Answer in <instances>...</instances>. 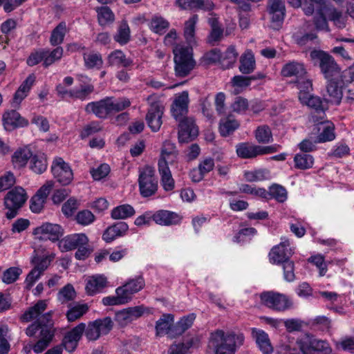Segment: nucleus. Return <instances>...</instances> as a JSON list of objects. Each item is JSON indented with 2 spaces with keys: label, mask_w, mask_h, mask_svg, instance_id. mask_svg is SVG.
<instances>
[{
  "label": "nucleus",
  "mask_w": 354,
  "mask_h": 354,
  "mask_svg": "<svg viewBox=\"0 0 354 354\" xmlns=\"http://www.w3.org/2000/svg\"><path fill=\"white\" fill-rule=\"evenodd\" d=\"M107 284V280L103 275H93L88 277L85 290L88 295L93 296L100 292Z\"/></svg>",
  "instance_id": "27"
},
{
  "label": "nucleus",
  "mask_w": 354,
  "mask_h": 354,
  "mask_svg": "<svg viewBox=\"0 0 354 354\" xmlns=\"http://www.w3.org/2000/svg\"><path fill=\"white\" fill-rule=\"evenodd\" d=\"M27 199V193L21 187H15L8 191L3 198L5 208L8 210L6 217L8 219L15 218Z\"/></svg>",
  "instance_id": "5"
},
{
  "label": "nucleus",
  "mask_w": 354,
  "mask_h": 354,
  "mask_svg": "<svg viewBox=\"0 0 354 354\" xmlns=\"http://www.w3.org/2000/svg\"><path fill=\"white\" fill-rule=\"evenodd\" d=\"M293 252L290 248V242L288 239L281 241L279 245L274 246L269 252L270 262L272 264H282L290 260Z\"/></svg>",
  "instance_id": "16"
},
{
  "label": "nucleus",
  "mask_w": 354,
  "mask_h": 354,
  "mask_svg": "<svg viewBox=\"0 0 354 354\" xmlns=\"http://www.w3.org/2000/svg\"><path fill=\"white\" fill-rule=\"evenodd\" d=\"M22 273L21 268L17 267H11L3 273L2 281L3 283L10 284L17 280L20 274Z\"/></svg>",
  "instance_id": "63"
},
{
  "label": "nucleus",
  "mask_w": 354,
  "mask_h": 354,
  "mask_svg": "<svg viewBox=\"0 0 354 354\" xmlns=\"http://www.w3.org/2000/svg\"><path fill=\"white\" fill-rule=\"evenodd\" d=\"M234 88V94L237 95L241 93L244 89L248 87L251 83L249 76L235 75L230 82Z\"/></svg>",
  "instance_id": "55"
},
{
  "label": "nucleus",
  "mask_w": 354,
  "mask_h": 354,
  "mask_svg": "<svg viewBox=\"0 0 354 354\" xmlns=\"http://www.w3.org/2000/svg\"><path fill=\"white\" fill-rule=\"evenodd\" d=\"M128 230L129 226L125 222H118L105 230L102 234V239L106 243H111L115 239L124 236Z\"/></svg>",
  "instance_id": "25"
},
{
  "label": "nucleus",
  "mask_w": 354,
  "mask_h": 354,
  "mask_svg": "<svg viewBox=\"0 0 354 354\" xmlns=\"http://www.w3.org/2000/svg\"><path fill=\"white\" fill-rule=\"evenodd\" d=\"M47 306V300H39L20 317L22 322L35 320L26 328L25 333L27 336L37 339L32 346V349L36 353L43 352L50 345L55 333L53 320V312L50 310L44 313Z\"/></svg>",
  "instance_id": "1"
},
{
  "label": "nucleus",
  "mask_w": 354,
  "mask_h": 354,
  "mask_svg": "<svg viewBox=\"0 0 354 354\" xmlns=\"http://www.w3.org/2000/svg\"><path fill=\"white\" fill-rule=\"evenodd\" d=\"M95 11L97 12V21L100 26L105 27L115 21V15L109 7H97Z\"/></svg>",
  "instance_id": "39"
},
{
  "label": "nucleus",
  "mask_w": 354,
  "mask_h": 354,
  "mask_svg": "<svg viewBox=\"0 0 354 354\" xmlns=\"http://www.w3.org/2000/svg\"><path fill=\"white\" fill-rule=\"evenodd\" d=\"M267 10L270 17L272 26L279 29L286 16V6L283 0H268Z\"/></svg>",
  "instance_id": "15"
},
{
  "label": "nucleus",
  "mask_w": 354,
  "mask_h": 354,
  "mask_svg": "<svg viewBox=\"0 0 354 354\" xmlns=\"http://www.w3.org/2000/svg\"><path fill=\"white\" fill-rule=\"evenodd\" d=\"M32 151L28 147L17 149L12 156V162L15 168L24 167L32 157Z\"/></svg>",
  "instance_id": "38"
},
{
  "label": "nucleus",
  "mask_w": 354,
  "mask_h": 354,
  "mask_svg": "<svg viewBox=\"0 0 354 354\" xmlns=\"http://www.w3.org/2000/svg\"><path fill=\"white\" fill-rule=\"evenodd\" d=\"M179 6L183 9H203L210 10L213 3L204 0H178Z\"/></svg>",
  "instance_id": "43"
},
{
  "label": "nucleus",
  "mask_w": 354,
  "mask_h": 354,
  "mask_svg": "<svg viewBox=\"0 0 354 354\" xmlns=\"http://www.w3.org/2000/svg\"><path fill=\"white\" fill-rule=\"evenodd\" d=\"M300 102L313 110L311 118L314 122H322L323 120L326 119L325 111L328 109L327 102L322 100L318 96L313 95L306 97L301 95Z\"/></svg>",
  "instance_id": "11"
},
{
  "label": "nucleus",
  "mask_w": 354,
  "mask_h": 354,
  "mask_svg": "<svg viewBox=\"0 0 354 354\" xmlns=\"http://www.w3.org/2000/svg\"><path fill=\"white\" fill-rule=\"evenodd\" d=\"M270 171L266 169H259L244 172V177L247 181H262L270 178Z\"/></svg>",
  "instance_id": "54"
},
{
  "label": "nucleus",
  "mask_w": 354,
  "mask_h": 354,
  "mask_svg": "<svg viewBox=\"0 0 354 354\" xmlns=\"http://www.w3.org/2000/svg\"><path fill=\"white\" fill-rule=\"evenodd\" d=\"M268 196L272 198H274L279 203H283L287 199V191L281 185L273 184L269 187L268 192Z\"/></svg>",
  "instance_id": "60"
},
{
  "label": "nucleus",
  "mask_w": 354,
  "mask_h": 354,
  "mask_svg": "<svg viewBox=\"0 0 354 354\" xmlns=\"http://www.w3.org/2000/svg\"><path fill=\"white\" fill-rule=\"evenodd\" d=\"M76 292L71 283H68L59 290L57 293V299L61 304H66L76 298Z\"/></svg>",
  "instance_id": "52"
},
{
  "label": "nucleus",
  "mask_w": 354,
  "mask_h": 354,
  "mask_svg": "<svg viewBox=\"0 0 354 354\" xmlns=\"http://www.w3.org/2000/svg\"><path fill=\"white\" fill-rule=\"evenodd\" d=\"M135 213V209L131 205L124 204L114 207L111 216L113 219H125L133 216Z\"/></svg>",
  "instance_id": "49"
},
{
  "label": "nucleus",
  "mask_w": 354,
  "mask_h": 354,
  "mask_svg": "<svg viewBox=\"0 0 354 354\" xmlns=\"http://www.w3.org/2000/svg\"><path fill=\"white\" fill-rule=\"evenodd\" d=\"M114 40L123 46L127 44L131 39V30L126 20H122L118 26L116 33L113 36Z\"/></svg>",
  "instance_id": "41"
},
{
  "label": "nucleus",
  "mask_w": 354,
  "mask_h": 354,
  "mask_svg": "<svg viewBox=\"0 0 354 354\" xmlns=\"http://www.w3.org/2000/svg\"><path fill=\"white\" fill-rule=\"evenodd\" d=\"M243 334H225L222 330H216L210 335L209 346L215 354H234L236 346L243 344Z\"/></svg>",
  "instance_id": "3"
},
{
  "label": "nucleus",
  "mask_w": 354,
  "mask_h": 354,
  "mask_svg": "<svg viewBox=\"0 0 354 354\" xmlns=\"http://www.w3.org/2000/svg\"><path fill=\"white\" fill-rule=\"evenodd\" d=\"M64 53V49L61 46H57L53 50L44 49L45 59L43 65L44 67H48L57 61L62 59Z\"/></svg>",
  "instance_id": "53"
},
{
  "label": "nucleus",
  "mask_w": 354,
  "mask_h": 354,
  "mask_svg": "<svg viewBox=\"0 0 354 354\" xmlns=\"http://www.w3.org/2000/svg\"><path fill=\"white\" fill-rule=\"evenodd\" d=\"M113 322L109 317L90 322L85 326L84 334L90 341L97 340L101 335L108 334L113 328Z\"/></svg>",
  "instance_id": "10"
},
{
  "label": "nucleus",
  "mask_w": 354,
  "mask_h": 354,
  "mask_svg": "<svg viewBox=\"0 0 354 354\" xmlns=\"http://www.w3.org/2000/svg\"><path fill=\"white\" fill-rule=\"evenodd\" d=\"M239 122L232 115H228L221 119L219 122V132L223 137L232 134L239 127Z\"/></svg>",
  "instance_id": "40"
},
{
  "label": "nucleus",
  "mask_w": 354,
  "mask_h": 354,
  "mask_svg": "<svg viewBox=\"0 0 354 354\" xmlns=\"http://www.w3.org/2000/svg\"><path fill=\"white\" fill-rule=\"evenodd\" d=\"M259 297L263 306L277 312L286 311L292 306V301L288 296L278 292H263Z\"/></svg>",
  "instance_id": "7"
},
{
  "label": "nucleus",
  "mask_w": 354,
  "mask_h": 354,
  "mask_svg": "<svg viewBox=\"0 0 354 354\" xmlns=\"http://www.w3.org/2000/svg\"><path fill=\"white\" fill-rule=\"evenodd\" d=\"M158 165V171L160 175V183L163 189L167 192L173 190L175 182L172 178L168 164H165L163 161H161Z\"/></svg>",
  "instance_id": "34"
},
{
  "label": "nucleus",
  "mask_w": 354,
  "mask_h": 354,
  "mask_svg": "<svg viewBox=\"0 0 354 354\" xmlns=\"http://www.w3.org/2000/svg\"><path fill=\"white\" fill-rule=\"evenodd\" d=\"M51 171L57 181L63 185L70 184L73 178L71 167L60 157L54 159L51 166Z\"/></svg>",
  "instance_id": "12"
},
{
  "label": "nucleus",
  "mask_w": 354,
  "mask_h": 354,
  "mask_svg": "<svg viewBox=\"0 0 354 354\" xmlns=\"http://www.w3.org/2000/svg\"><path fill=\"white\" fill-rule=\"evenodd\" d=\"M328 82L326 88V93L324 94V100L332 104H339L342 98V88L344 86L342 80L337 78L328 79Z\"/></svg>",
  "instance_id": "20"
},
{
  "label": "nucleus",
  "mask_w": 354,
  "mask_h": 354,
  "mask_svg": "<svg viewBox=\"0 0 354 354\" xmlns=\"http://www.w3.org/2000/svg\"><path fill=\"white\" fill-rule=\"evenodd\" d=\"M189 103L188 91H185L175 95L171 104V111L172 116L176 120H180L185 118L188 113V105Z\"/></svg>",
  "instance_id": "18"
},
{
  "label": "nucleus",
  "mask_w": 354,
  "mask_h": 354,
  "mask_svg": "<svg viewBox=\"0 0 354 354\" xmlns=\"http://www.w3.org/2000/svg\"><path fill=\"white\" fill-rule=\"evenodd\" d=\"M176 150L175 145L169 140H165L161 149L160 158L158 163L163 161L165 164H168V160L171 156H176Z\"/></svg>",
  "instance_id": "58"
},
{
  "label": "nucleus",
  "mask_w": 354,
  "mask_h": 354,
  "mask_svg": "<svg viewBox=\"0 0 354 354\" xmlns=\"http://www.w3.org/2000/svg\"><path fill=\"white\" fill-rule=\"evenodd\" d=\"M175 72L177 77L187 76L196 66L192 47L177 46L173 49Z\"/></svg>",
  "instance_id": "4"
},
{
  "label": "nucleus",
  "mask_w": 354,
  "mask_h": 354,
  "mask_svg": "<svg viewBox=\"0 0 354 354\" xmlns=\"http://www.w3.org/2000/svg\"><path fill=\"white\" fill-rule=\"evenodd\" d=\"M145 285V279L142 276L129 279L123 286H119L120 291L126 299L129 302L134 294L140 291Z\"/></svg>",
  "instance_id": "24"
},
{
  "label": "nucleus",
  "mask_w": 354,
  "mask_h": 354,
  "mask_svg": "<svg viewBox=\"0 0 354 354\" xmlns=\"http://www.w3.org/2000/svg\"><path fill=\"white\" fill-rule=\"evenodd\" d=\"M174 317L171 314H163L156 323V333L158 336L168 335L171 338V333L174 326Z\"/></svg>",
  "instance_id": "30"
},
{
  "label": "nucleus",
  "mask_w": 354,
  "mask_h": 354,
  "mask_svg": "<svg viewBox=\"0 0 354 354\" xmlns=\"http://www.w3.org/2000/svg\"><path fill=\"white\" fill-rule=\"evenodd\" d=\"M298 343L301 351L304 354H314L316 351L324 352L326 354L331 351L327 342L315 339L309 335L301 338Z\"/></svg>",
  "instance_id": "13"
},
{
  "label": "nucleus",
  "mask_w": 354,
  "mask_h": 354,
  "mask_svg": "<svg viewBox=\"0 0 354 354\" xmlns=\"http://www.w3.org/2000/svg\"><path fill=\"white\" fill-rule=\"evenodd\" d=\"M196 318L194 314H189L182 317L176 324L174 325L171 333V338H175L181 335L189 328Z\"/></svg>",
  "instance_id": "37"
},
{
  "label": "nucleus",
  "mask_w": 354,
  "mask_h": 354,
  "mask_svg": "<svg viewBox=\"0 0 354 354\" xmlns=\"http://www.w3.org/2000/svg\"><path fill=\"white\" fill-rule=\"evenodd\" d=\"M292 82L295 84L297 89L299 90V100L301 95L306 97L310 95V92L313 91V83L312 81L308 78L306 75H304L302 76V77L294 80Z\"/></svg>",
  "instance_id": "47"
},
{
  "label": "nucleus",
  "mask_w": 354,
  "mask_h": 354,
  "mask_svg": "<svg viewBox=\"0 0 354 354\" xmlns=\"http://www.w3.org/2000/svg\"><path fill=\"white\" fill-rule=\"evenodd\" d=\"M130 106L131 101L127 97L115 99L113 97H106L88 103L85 106V111L94 114L100 119H106L109 115L122 111Z\"/></svg>",
  "instance_id": "2"
},
{
  "label": "nucleus",
  "mask_w": 354,
  "mask_h": 354,
  "mask_svg": "<svg viewBox=\"0 0 354 354\" xmlns=\"http://www.w3.org/2000/svg\"><path fill=\"white\" fill-rule=\"evenodd\" d=\"M149 108L146 115V121L151 131H158L162 125V116L164 106L159 97L156 94H151L147 98Z\"/></svg>",
  "instance_id": "8"
},
{
  "label": "nucleus",
  "mask_w": 354,
  "mask_h": 354,
  "mask_svg": "<svg viewBox=\"0 0 354 354\" xmlns=\"http://www.w3.org/2000/svg\"><path fill=\"white\" fill-rule=\"evenodd\" d=\"M33 234L39 239L56 241L63 235V229L59 225L46 223L36 227Z\"/></svg>",
  "instance_id": "17"
},
{
  "label": "nucleus",
  "mask_w": 354,
  "mask_h": 354,
  "mask_svg": "<svg viewBox=\"0 0 354 354\" xmlns=\"http://www.w3.org/2000/svg\"><path fill=\"white\" fill-rule=\"evenodd\" d=\"M30 167L36 174H42L47 168L46 158L41 155H35L30 160Z\"/></svg>",
  "instance_id": "59"
},
{
  "label": "nucleus",
  "mask_w": 354,
  "mask_h": 354,
  "mask_svg": "<svg viewBox=\"0 0 354 354\" xmlns=\"http://www.w3.org/2000/svg\"><path fill=\"white\" fill-rule=\"evenodd\" d=\"M310 55L312 59L319 62V68L326 79L339 77L340 68L331 55L317 50L311 51Z\"/></svg>",
  "instance_id": "6"
},
{
  "label": "nucleus",
  "mask_w": 354,
  "mask_h": 354,
  "mask_svg": "<svg viewBox=\"0 0 354 354\" xmlns=\"http://www.w3.org/2000/svg\"><path fill=\"white\" fill-rule=\"evenodd\" d=\"M138 184L140 194L143 197L151 196L156 192L158 180L153 167L146 166L140 170Z\"/></svg>",
  "instance_id": "9"
},
{
  "label": "nucleus",
  "mask_w": 354,
  "mask_h": 354,
  "mask_svg": "<svg viewBox=\"0 0 354 354\" xmlns=\"http://www.w3.org/2000/svg\"><path fill=\"white\" fill-rule=\"evenodd\" d=\"M127 303L126 297L120 291L119 292V288L115 289V296L105 297L102 299V304L104 306L122 305Z\"/></svg>",
  "instance_id": "61"
},
{
  "label": "nucleus",
  "mask_w": 354,
  "mask_h": 354,
  "mask_svg": "<svg viewBox=\"0 0 354 354\" xmlns=\"http://www.w3.org/2000/svg\"><path fill=\"white\" fill-rule=\"evenodd\" d=\"M317 123L321 124V127L319 128L321 132L317 137V142H330L335 138V125L333 122L324 119L322 122Z\"/></svg>",
  "instance_id": "33"
},
{
  "label": "nucleus",
  "mask_w": 354,
  "mask_h": 354,
  "mask_svg": "<svg viewBox=\"0 0 354 354\" xmlns=\"http://www.w3.org/2000/svg\"><path fill=\"white\" fill-rule=\"evenodd\" d=\"M68 32L66 23L61 21L53 30L50 37V44L56 46L63 43Z\"/></svg>",
  "instance_id": "42"
},
{
  "label": "nucleus",
  "mask_w": 354,
  "mask_h": 354,
  "mask_svg": "<svg viewBox=\"0 0 354 354\" xmlns=\"http://www.w3.org/2000/svg\"><path fill=\"white\" fill-rule=\"evenodd\" d=\"M152 220L161 225H171L178 223L180 221L179 216L167 210H159L152 214Z\"/></svg>",
  "instance_id": "31"
},
{
  "label": "nucleus",
  "mask_w": 354,
  "mask_h": 354,
  "mask_svg": "<svg viewBox=\"0 0 354 354\" xmlns=\"http://www.w3.org/2000/svg\"><path fill=\"white\" fill-rule=\"evenodd\" d=\"M239 62V69L242 74H250L256 68L254 55L251 50H246L241 55Z\"/></svg>",
  "instance_id": "32"
},
{
  "label": "nucleus",
  "mask_w": 354,
  "mask_h": 354,
  "mask_svg": "<svg viewBox=\"0 0 354 354\" xmlns=\"http://www.w3.org/2000/svg\"><path fill=\"white\" fill-rule=\"evenodd\" d=\"M169 23L160 16H153L150 21V29L158 34L162 35L168 29Z\"/></svg>",
  "instance_id": "57"
},
{
  "label": "nucleus",
  "mask_w": 354,
  "mask_h": 354,
  "mask_svg": "<svg viewBox=\"0 0 354 354\" xmlns=\"http://www.w3.org/2000/svg\"><path fill=\"white\" fill-rule=\"evenodd\" d=\"M84 330L85 324L80 323L66 333L62 341V345L67 351L73 352L76 348L77 342Z\"/></svg>",
  "instance_id": "23"
},
{
  "label": "nucleus",
  "mask_w": 354,
  "mask_h": 354,
  "mask_svg": "<svg viewBox=\"0 0 354 354\" xmlns=\"http://www.w3.org/2000/svg\"><path fill=\"white\" fill-rule=\"evenodd\" d=\"M57 94L62 98L79 99L83 97V93L86 91H76L75 88L68 89L63 84H59L56 86Z\"/></svg>",
  "instance_id": "56"
},
{
  "label": "nucleus",
  "mask_w": 354,
  "mask_h": 354,
  "mask_svg": "<svg viewBox=\"0 0 354 354\" xmlns=\"http://www.w3.org/2000/svg\"><path fill=\"white\" fill-rule=\"evenodd\" d=\"M257 141L261 144H268L273 140L271 129L268 125L259 126L254 131Z\"/></svg>",
  "instance_id": "48"
},
{
  "label": "nucleus",
  "mask_w": 354,
  "mask_h": 354,
  "mask_svg": "<svg viewBox=\"0 0 354 354\" xmlns=\"http://www.w3.org/2000/svg\"><path fill=\"white\" fill-rule=\"evenodd\" d=\"M236 152L237 156L241 158H254L259 156V145L249 142H241L236 145Z\"/></svg>",
  "instance_id": "35"
},
{
  "label": "nucleus",
  "mask_w": 354,
  "mask_h": 354,
  "mask_svg": "<svg viewBox=\"0 0 354 354\" xmlns=\"http://www.w3.org/2000/svg\"><path fill=\"white\" fill-rule=\"evenodd\" d=\"M178 141L180 143H187L195 139L198 134V129L193 118H185L178 120Z\"/></svg>",
  "instance_id": "14"
},
{
  "label": "nucleus",
  "mask_w": 354,
  "mask_h": 354,
  "mask_svg": "<svg viewBox=\"0 0 354 354\" xmlns=\"http://www.w3.org/2000/svg\"><path fill=\"white\" fill-rule=\"evenodd\" d=\"M198 21V16L193 15L185 23L184 37L189 44L195 43V28Z\"/></svg>",
  "instance_id": "46"
},
{
  "label": "nucleus",
  "mask_w": 354,
  "mask_h": 354,
  "mask_svg": "<svg viewBox=\"0 0 354 354\" xmlns=\"http://www.w3.org/2000/svg\"><path fill=\"white\" fill-rule=\"evenodd\" d=\"M2 122L6 131H11L17 128L28 125V120L22 117L16 110H6L2 115Z\"/></svg>",
  "instance_id": "19"
},
{
  "label": "nucleus",
  "mask_w": 354,
  "mask_h": 354,
  "mask_svg": "<svg viewBox=\"0 0 354 354\" xmlns=\"http://www.w3.org/2000/svg\"><path fill=\"white\" fill-rule=\"evenodd\" d=\"M89 310L87 304L85 303H70L68 305V310L66 313V317L69 322H75L82 317Z\"/></svg>",
  "instance_id": "29"
},
{
  "label": "nucleus",
  "mask_w": 354,
  "mask_h": 354,
  "mask_svg": "<svg viewBox=\"0 0 354 354\" xmlns=\"http://www.w3.org/2000/svg\"><path fill=\"white\" fill-rule=\"evenodd\" d=\"M350 153V148L345 143L336 144L332 150L328 153V156L334 158H342L348 156Z\"/></svg>",
  "instance_id": "64"
},
{
  "label": "nucleus",
  "mask_w": 354,
  "mask_h": 354,
  "mask_svg": "<svg viewBox=\"0 0 354 354\" xmlns=\"http://www.w3.org/2000/svg\"><path fill=\"white\" fill-rule=\"evenodd\" d=\"M108 64L110 66L127 68L133 64V60L127 57L126 55L121 50L112 51L107 57Z\"/></svg>",
  "instance_id": "36"
},
{
  "label": "nucleus",
  "mask_w": 354,
  "mask_h": 354,
  "mask_svg": "<svg viewBox=\"0 0 354 354\" xmlns=\"http://www.w3.org/2000/svg\"><path fill=\"white\" fill-rule=\"evenodd\" d=\"M84 66L88 68H100L103 64L102 55L99 53H85L83 55Z\"/></svg>",
  "instance_id": "45"
},
{
  "label": "nucleus",
  "mask_w": 354,
  "mask_h": 354,
  "mask_svg": "<svg viewBox=\"0 0 354 354\" xmlns=\"http://www.w3.org/2000/svg\"><path fill=\"white\" fill-rule=\"evenodd\" d=\"M295 167L305 170L311 168L314 164L313 156L307 153H297L294 157Z\"/></svg>",
  "instance_id": "50"
},
{
  "label": "nucleus",
  "mask_w": 354,
  "mask_h": 354,
  "mask_svg": "<svg viewBox=\"0 0 354 354\" xmlns=\"http://www.w3.org/2000/svg\"><path fill=\"white\" fill-rule=\"evenodd\" d=\"M328 17L339 29L344 28L346 26L348 16L335 8L329 9Z\"/></svg>",
  "instance_id": "51"
},
{
  "label": "nucleus",
  "mask_w": 354,
  "mask_h": 354,
  "mask_svg": "<svg viewBox=\"0 0 354 354\" xmlns=\"http://www.w3.org/2000/svg\"><path fill=\"white\" fill-rule=\"evenodd\" d=\"M281 75L286 77H295V80L307 74L304 65L299 62L292 61L286 64L281 71Z\"/></svg>",
  "instance_id": "28"
},
{
  "label": "nucleus",
  "mask_w": 354,
  "mask_h": 354,
  "mask_svg": "<svg viewBox=\"0 0 354 354\" xmlns=\"http://www.w3.org/2000/svg\"><path fill=\"white\" fill-rule=\"evenodd\" d=\"M239 190L242 193L259 196L262 198H268V192L264 188H257L248 184L241 185Z\"/></svg>",
  "instance_id": "62"
},
{
  "label": "nucleus",
  "mask_w": 354,
  "mask_h": 354,
  "mask_svg": "<svg viewBox=\"0 0 354 354\" xmlns=\"http://www.w3.org/2000/svg\"><path fill=\"white\" fill-rule=\"evenodd\" d=\"M76 77L80 84V88L75 90L76 91H86L83 93V97L80 98L81 100H85L94 91V86L91 83V79L86 75L77 74Z\"/></svg>",
  "instance_id": "44"
},
{
  "label": "nucleus",
  "mask_w": 354,
  "mask_h": 354,
  "mask_svg": "<svg viewBox=\"0 0 354 354\" xmlns=\"http://www.w3.org/2000/svg\"><path fill=\"white\" fill-rule=\"evenodd\" d=\"M143 313L144 308L142 306L129 307L117 312L115 320L120 326H124L141 317Z\"/></svg>",
  "instance_id": "22"
},
{
  "label": "nucleus",
  "mask_w": 354,
  "mask_h": 354,
  "mask_svg": "<svg viewBox=\"0 0 354 354\" xmlns=\"http://www.w3.org/2000/svg\"><path fill=\"white\" fill-rule=\"evenodd\" d=\"M88 238L85 234H73L66 236L59 242V248L62 252L71 251L88 245Z\"/></svg>",
  "instance_id": "21"
},
{
  "label": "nucleus",
  "mask_w": 354,
  "mask_h": 354,
  "mask_svg": "<svg viewBox=\"0 0 354 354\" xmlns=\"http://www.w3.org/2000/svg\"><path fill=\"white\" fill-rule=\"evenodd\" d=\"M252 335L263 354L272 353L273 347L271 344L268 335L266 332L260 329L252 328Z\"/></svg>",
  "instance_id": "26"
}]
</instances>
